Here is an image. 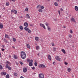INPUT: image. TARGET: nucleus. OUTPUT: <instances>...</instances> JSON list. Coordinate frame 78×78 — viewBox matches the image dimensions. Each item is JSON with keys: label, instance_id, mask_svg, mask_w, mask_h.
Listing matches in <instances>:
<instances>
[{"label": "nucleus", "instance_id": "e2e57ef3", "mask_svg": "<svg viewBox=\"0 0 78 78\" xmlns=\"http://www.w3.org/2000/svg\"><path fill=\"white\" fill-rule=\"evenodd\" d=\"M55 62H54L53 63V64H55Z\"/></svg>", "mask_w": 78, "mask_h": 78}, {"label": "nucleus", "instance_id": "052dcab7", "mask_svg": "<svg viewBox=\"0 0 78 78\" xmlns=\"http://www.w3.org/2000/svg\"><path fill=\"white\" fill-rule=\"evenodd\" d=\"M30 26H31V27H32V26H33V25H32V24H30Z\"/></svg>", "mask_w": 78, "mask_h": 78}, {"label": "nucleus", "instance_id": "393cba45", "mask_svg": "<svg viewBox=\"0 0 78 78\" xmlns=\"http://www.w3.org/2000/svg\"><path fill=\"white\" fill-rule=\"evenodd\" d=\"M35 39L37 41H38V40H39V37H36L35 38Z\"/></svg>", "mask_w": 78, "mask_h": 78}, {"label": "nucleus", "instance_id": "f3484780", "mask_svg": "<svg viewBox=\"0 0 78 78\" xmlns=\"http://www.w3.org/2000/svg\"><path fill=\"white\" fill-rule=\"evenodd\" d=\"M6 64H9V66H11V63L9 62H8V61H7L6 62Z\"/></svg>", "mask_w": 78, "mask_h": 78}, {"label": "nucleus", "instance_id": "6e6d98bb", "mask_svg": "<svg viewBox=\"0 0 78 78\" xmlns=\"http://www.w3.org/2000/svg\"><path fill=\"white\" fill-rule=\"evenodd\" d=\"M1 56H2V54H1V53H0V58H1Z\"/></svg>", "mask_w": 78, "mask_h": 78}, {"label": "nucleus", "instance_id": "79ce46f5", "mask_svg": "<svg viewBox=\"0 0 78 78\" xmlns=\"http://www.w3.org/2000/svg\"><path fill=\"white\" fill-rule=\"evenodd\" d=\"M45 25H46V26H48V25H49V24H48V23H45Z\"/></svg>", "mask_w": 78, "mask_h": 78}, {"label": "nucleus", "instance_id": "72a5a7b5", "mask_svg": "<svg viewBox=\"0 0 78 78\" xmlns=\"http://www.w3.org/2000/svg\"><path fill=\"white\" fill-rule=\"evenodd\" d=\"M27 62H30V60L29 59H27Z\"/></svg>", "mask_w": 78, "mask_h": 78}, {"label": "nucleus", "instance_id": "473e14b6", "mask_svg": "<svg viewBox=\"0 0 78 78\" xmlns=\"http://www.w3.org/2000/svg\"><path fill=\"white\" fill-rule=\"evenodd\" d=\"M14 75L15 76H17V73H15L14 74Z\"/></svg>", "mask_w": 78, "mask_h": 78}, {"label": "nucleus", "instance_id": "09e8293b", "mask_svg": "<svg viewBox=\"0 0 78 78\" xmlns=\"http://www.w3.org/2000/svg\"><path fill=\"white\" fill-rule=\"evenodd\" d=\"M4 42L6 43H8V41H7V40H5L4 41Z\"/></svg>", "mask_w": 78, "mask_h": 78}, {"label": "nucleus", "instance_id": "c9c22d12", "mask_svg": "<svg viewBox=\"0 0 78 78\" xmlns=\"http://www.w3.org/2000/svg\"><path fill=\"white\" fill-rule=\"evenodd\" d=\"M56 48H53V51H56Z\"/></svg>", "mask_w": 78, "mask_h": 78}, {"label": "nucleus", "instance_id": "20e7f679", "mask_svg": "<svg viewBox=\"0 0 78 78\" xmlns=\"http://www.w3.org/2000/svg\"><path fill=\"white\" fill-rule=\"evenodd\" d=\"M6 64V68L7 69H8L9 70H11V68L9 66V65L7 64Z\"/></svg>", "mask_w": 78, "mask_h": 78}, {"label": "nucleus", "instance_id": "e433bc0d", "mask_svg": "<svg viewBox=\"0 0 78 78\" xmlns=\"http://www.w3.org/2000/svg\"><path fill=\"white\" fill-rule=\"evenodd\" d=\"M13 41L14 42H16V38H13Z\"/></svg>", "mask_w": 78, "mask_h": 78}, {"label": "nucleus", "instance_id": "13d9d810", "mask_svg": "<svg viewBox=\"0 0 78 78\" xmlns=\"http://www.w3.org/2000/svg\"><path fill=\"white\" fill-rule=\"evenodd\" d=\"M20 78H24V77H23L22 76H21L20 77Z\"/></svg>", "mask_w": 78, "mask_h": 78}, {"label": "nucleus", "instance_id": "39448f33", "mask_svg": "<svg viewBox=\"0 0 78 78\" xmlns=\"http://www.w3.org/2000/svg\"><path fill=\"white\" fill-rule=\"evenodd\" d=\"M39 76L40 78H44V75L43 74H40Z\"/></svg>", "mask_w": 78, "mask_h": 78}, {"label": "nucleus", "instance_id": "4468645a", "mask_svg": "<svg viewBox=\"0 0 78 78\" xmlns=\"http://www.w3.org/2000/svg\"><path fill=\"white\" fill-rule=\"evenodd\" d=\"M5 38H8V39L9 38V36L7 35V34H5Z\"/></svg>", "mask_w": 78, "mask_h": 78}, {"label": "nucleus", "instance_id": "a211bd4d", "mask_svg": "<svg viewBox=\"0 0 78 78\" xmlns=\"http://www.w3.org/2000/svg\"><path fill=\"white\" fill-rule=\"evenodd\" d=\"M26 16L27 19H30V15H29V14H27Z\"/></svg>", "mask_w": 78, "mask_h": 78}, {"label": "nucleus", "instance_id": "c756f323", "mask_svg": "<svg viewBox=\"0 0 78 78\" xmlns=\"http://www.w3.org/2000/svg\"><path fill=\"white\" fill-rule=\"evenodd\" d=\"M40 8L41 9H44V7L43 6L41 5L40 6Z\"/></svg>", "mask_w": 78, "mask_h": 78}, {"label": "nucleus", "instance_id": "37998d69", "mask_svg": "<svg viewBox=\"0 0 78 78\" xmlns=\"http://www.w3.org/2000/svg\"><path fill=\"white\" fill-rule=\"evenodd\" d=\"M20 63L21 65H22L23 64V62H20Z\"/></svg>", "mask_w": 78, "mask_h": 78}, {"label": "nucleus", "instance_id": "9d476101", "mask_svg": "<svg viewBox=\"0 0 78 78\" xmlns=\"http://www.w3.org/2000/svg\"><path fill=\"white\" fill-rule=\"evenodd\" d=\"M27 69L26 68H24L23 69V72L25 73V72H27Z\"/></svg>", "mask_w": 78, "mask_h": 78}, {"label": "nucleus", "instance_id": "de8ad7c7", "mask_svg": "<svg viewBox=\"0 0 78 78\" xmlns=\"http://www.w3.org/2000/svg\"><path fill=\"white\" fill-rule=\"evenodd\" d=\"M58 12L59 15H60V13H61V12H60V11L58 10Z\"/></svg>", "mask_w": 78, "mask_h": 78}, {"label": "nucleus", "instance_id": "c03bdc74", "mask_svg": "<svg viewBox=\"0 0 78 78\" xmlns=\"http://www.w3.org/2000/svg\"><path fill=\"white\" fill-rule=\"evenodd\" d=\"M69 37H70V38L72 37V35H71L70 34H69Z\"/></svg>", "mask_w": 78, "mask_h": 78}, {"label": "nucleus", "instance_id": "680f3d73", "mask_svg": "<svg viewBox=\"0 0 78 78\" xmlns=\"http://www.w3.org/2000/svg\"><path fill=\"white\" fill-rule=\"evenodd\" d=\"M57 2H59V0H56Z\"/></svg>", "mask_w": 78, "mask_h": 78}, {"label": "nucleus", "instance_id": "b1692460", "mask_svg": "<svg viewBox=\"0 0 78 78\" xmlns=\"http://www.w3.org/2000/svg\"><path fill=\"white\" fill-rule=\"evenodd\" d=\"M20 30H23V27L22 26H20Z\"/></svg>", "mask_w": 78, "mask_h": 78}, {"label": "nucleus", "instance_id": "aec40b11", "mask_svg": "<svg viewBox=\"0 0 78 78\" xmlns=\"http://www.w3.org/2000/svg\"><path fill=\"white\" fill-rule=\"evenodd\" d=\"M48 30V31H51V28L49 26L47 27Z\"/></svg>", "mask_w": 78, "mask_h": 78}, {"label": "nucleus", "instance_id": "bb28decb", "mask_svg": "<svg viewBox=\"0 0 78 78\" xmlns=\"http://www.w3.org/2000/svg\"><path fill=\"white\" fill-rule=\"evenodd\" d=\"M40 48H39V46H37L36 47V50H39V49Z\"/></svg>", "mask_w": 78, "mask_h": 78}, {"label": "nucleus", "instance_id": "4d7b16f0", "mask_svg": "<svg viewBox=\"0 0 78 78\" xmlns=\"http://www.w3.org/2000/svg\"><path fill=\"white\" fill-rule=\"evenodd\" d=\"M12 2H16V0H12Z\"/></svg>", "mask_w": 78, "mask_h": 78}, {"label": "nucleus", "instance_id": "7ed1b4c3", "mask_svg": "<svg viewBox=\"0 0 78 78\" xmlns=\"http://www.w3.org/2000/svg\"><path fill=\"white\" fill-rule=\"evenodd\" d=\"M24 30H26V31H27L29 33H31V30L29 29L28 28H27V27H24Z\"/></svg>", "mask_w": 78, "mask_h": 78}, {"label": "nucleus", "instance_id": "dca6fc26", "mask_svg": "<svg viewBox=\"0 0 78 78\" xmlns=\"http://www.w3.org/2000/svg\"><path fill=\"white\" fill-rule=\"evenodd\" d=\"M61 51L62 52H63V53H64V54H65V53H66V51L64 49H62L61 50Z\"/></svg>", "mask_w": 78, "mask_h": 78}, {"label": "nucleus", "instance_id": "4be33fe9", "mask_svg": "<svg viewBox=\"0 0 78 78\" xmlns=\"http://www.w3.org/2000/svg\"><path fill=\"white\" fill-rule=\"evenodd\" d=\"M3 24H0V28H1V29H2V28H3Z\"/></svg>", "mask_w": 78, "mask_h": 78}, {"label": "nucleus", "instance_id": "864d4df0", "mask_svg": "<svg viewBox=\"0 0 78 78\" xmlns=\"http://www.w3.org/2000/svg\"><path fill=\"white\" fill-rule=\"evenodd\" d=\"M70 33H72V30H70Z\"/></svg>", "mask_w": 78, "mask_h": 78}, {"label": "nucleus", "instance_id": "cd10ccee", "mask_svg": "<svg viewBox=\"0 0 78 78\" xmlns=\"http://www.w3.org/2000/svg\"><path fill=\"white\" fill-rule=\"evenodd\" d=\"M68 72H70V71H71V69H70V68H69L68 69Z\"/></svg>", "mask_w": 78, "mask_h": 78}, {"label": "nucleus", "instance_id": "2eb2a0df", "mask_svg": "<svg viewBox=\"0 0 78 78\" xmlns=\"http://www.w3.org/2000/svg\"><path fill=\"white\" fill-rule=\"evenodd\" d=\"M26 46L29 49H30V45L28 44H26Z\"/></svg>", "mask_w": 78, "mask_h": 78}, {"label": "nucleus", "instance_id": "69168bd1", "mask_svg": "<svg viewBox=\"0 0 78 78\" xmlns=\"http://www.w3.org/2000/svg\"><path fill=\"white\" fill-rule=\"evenodd\" d=\"M13 48H15V47H13Z\"/></svg>", "mask_w": 78, "mask_h": 78}, {"label": "nucleus", "instance_id": "0e129e2a", "mask_svg": "<svg viewBox=\"0 0 78 78\" xmlns=\"http://www.w3.org/2000/svg\"><path fill=\"white\" fill-rule=\"evenodd\" d=\"M37 55H38V56H39V54H37Z\"/></svg>", "mask_w": 78, "mask_h": 78}, {"label": "nucleus", "instance_id": "3c124183", "mask_svg": "<svg viewBox=\"0 0 78 78\" xmlns=\"http://www.w3.org/2000/svg\"><path fill=\"white\" fill-rule=\"evenodd\" d=\"M39 6H40V5H37V8H39Z\"/></svg>", "mask_w": 78, "mask_h": 78}, {"label": "nucleus", "instance_id": "ddd939ff", "mask_svg": "<svg viewBox=\"0 0 78 78\" xmlns=\"http://www.w3.org/2000/svg\"><path fill=\"white\" fill-rule=\"evenodd\" d=\"M24 26L25 27H27L28 26V23H24Z\"/></svg>", "mask_w": 78, "mask_h": 78}, {"label": "nucleus", "instance_id": "2f4dec72", "mask_svg": "<svg viewBox=\"0 0 78 78\" xmlns=\"http://www.w3.org/2000/svg\"><path fill=\"white\" fill-rule=\"evenodd\" d=\"M3 69V66L2 65H0V70Z\"/></svg>", "mask_w": 78, "mask_h": 78}, {"label": "nucleus", "instance_id": "bf43d9fd", "mask_svg": "<svg viewBox=\"0 0 78 78\" xmlns=\"http://www.w3.org/2000/svg\"><path fill=\"white\" fill-rule=\"evenodd\" d=\"M66 28V26H64L63 27V28Z\"/></svg>", "mask_w": 78, "mask_h": 78}, {"label": "nucleus", "instance_id": "f8f14e48", "mask_svg": "<svg viewBox=\"0 0 78 78\" xmlns=\"http://www.w3.org/2000/svg\"><path fill=\"white\" fill-rule=\"evenodd\" d=\"M48 59H49V60H50V61H51V56H50V55H48Z\"/></svg>", "mask_w": 78, "mask_h": 78}, {"label": "nucleus", "instance_id": "a18cd8bd", "mask_svg": "<svg viewBox=\"0 0 78 78\" xmlns=\"http://www.w3.org/2000/svg\"><path fill=\"white\" fill-rule=\"evenodd\" d=\"M65 65H67V64H68V63H67V62H65Z\"/></svg>", "mask_w": 78, "mask_h": 78}, {"label": "nucleus", "instance_id": "603ef678", "mask_svg": "<svg viewBox=\"0 0 78 78\" xmlns=\"http://www.w3.org/2000/svg\"><path fill=\"white\" fill-rule=\"evenodd\" d=\"M60 10H61V11H63V9L62 8H61Z\"/></svg>", "mask_w": 78, "mask_h": 78}, {"label": "nucleus", "instance_id": "c85d7f7f", "mask_svg": "<svg viewBox=\"0 0 78 78\" xmlns=\"http://www.w3.org/2000/svg\"><path fill=\"white\" fill-rule=\"evenodd\" d=\"M34 66H36V67L37 66V63L36 62H35L34 63Z\"/></svg>", "mask_w": 78, "mask_h": 78}, {"label": "nucleus", "instance_id": "f03ea898", "mask_svg": "<svg viewBox=\"0 0 78 78\" xmlns=\"http://www.w3.org/2000/svg\"><path fill=\"white\" fill-rule=\"evenodd\" d=\"M38 66L40 68H43V69H45L46 67L44 65L42 64L39 65Z\"/></svg>", "mask_w": 78, "mask_h": 78}, {"label": "nucleus", "instance_id": "9b49d317", "mask_svg": "<svg viewBox=\"0 0 78 78\" xmlns=\"http://www.w3.org/2000/svg\"><path fill=\"white\" fill-rule=\"evenodd\" d=\"M71 22H76V21H75V19H74L73 18H72L71 19Z\"/></svg>", "mask_w": 78, "mask_h": 78}, {"label": "nucleus", "instance_id": "338daca9", "mask_svg": "<svg viewBox=\"0 0 78 78\" xmlns=\"http://www.w3.org/2000/svg\"><path fill=\"white\" fill-rule=\"evenodd\" d=\"M23 5H25V3H23Z\"/></svg>", "mask_w": 78, "mask_h": 78}, {"label": "nucleus", "instance_id": "ea45409f", "mask_svg": "<svg viewBox=\"0 0 78 78\" xmlns=\"http://www.w3.org/2000/svg\"><path fill=\"white\" fill-rule=\"evenodd\" d=\"M25 10L26 11H28V9L27 8H26V9H25Z\"/></svg>", "mask_w": 78, "mask_h": 78}, {"label": "nucleus", "instance_id": "423d86ee", "mask_svg": "<svg viewBox=\"0 0 78 78\" xmlns=\"http://www.w3.org/2000/svg\"><path fill=\"white\" fill-rule=\"evenodd\" d=\"M55 59H56L57 61H60L61 59L59 58V56H57L55 57Z\"/></svg>", "mask_w": 78, "mask_h": 78}, {"label": "nucleus", "instance_id": "1a4fd4ad", "mask_svg": "<svg viewBox=\"0 0 78 78\" xmlns=\"http://www.w3.org/2000/svg\"><path fill=\"white\" fill-rule=\"evenodd\" d=\"M40 25L41 27H43V28H44L45 29H46V28H45V26L42 23H40Z\"/></svg>", "mask_w": 78, "mask_h": 78}, {"label": "nucleus", "instance_id": "8fccbe9b", "mask_svg": "<svg viewBox=\"0 0 78 78\" xmlns=\"http://www.w3.org/2000/svg\"><path fill=\"white\" fill-rule=\"evenodd\" d=\"M2 51H5V49H3V48H2Z\"/></svg>", "mask_w": 78, "mask_h": 78}, {"label": "nucleus", "instance_id": "7c9ffc66", "mask_svg": "<svg viewBox=\"0 0 78 78\" xmlns=\"http://www.w3.org/2000/svg\"><path fill=\"white\" fill-rule=\"evenodd\" d=\"M54 5H55L56 6H58V3H57V2H55L54 3Z\"/></svg>", "mask_w": 78, "mask_h": 78}, {"label": "nucleus", "instance_id": "5701e85b", "mask_svg": "<svg viewBox=\"0 0 78 78\" xmlns=\"http://www.w3.org/2000/svg\"><path fill=\"white\" fill-rule=\"evenodd\" d=\"M39 12H42L43 11L42 10V9H39L38 10Z\"/></svg>", "mask_w": 78, "mask_h": 78}, {"label": "nucleus", "instance_id": "6ab92c4d", "mask_svg": "<svg viewBox=\"0 0 78 78\" xmlns=\"http://www.w3.org/2000/svg\"><path fill=\"white\" fill-rule=\"evenodd\" d=\"M75 9L76 11H78V7L77 6H75Z\"/></svg>", "mask_w": 78, "mask_h": 78}, {"label": "nucleus", "instance_id": "5fc2aeb1", "mask_svg": "<svg viewBox=\"0 0 78 78\" xmlns=\"http://www.w3.org/2000/svg\"><path fill=\"white\" fill-rule=\"evenodd\" d=\"M3 40H4V41H6V39H5V38H4Z\"/></svg>", "mask_w": 78, "mask_h": 78}, {"label": "nucleus", "instance_id": "f704fd0d", "mask_svg": "<svg viewBox=\"0 0 78 78\" xmlns=\"http://www.w3.org/2000/svg\"><path fill=\"white\" fill-rule=\"evenodd\" d=\"M6 6H9V2H6Z\"/></svg>", "mask_w": 78, "mask_h": 78}, {"label": "nucleus", "instance_id": "49530a36", "mask_svg": "<svg viewBox=\"0 0 78 78\" xmlns=\"http://www.w3.org/2000/svg\"><path fill=\"white\" fill-rule=\"evenodd\" d=\"M51 44H52V46H53V47L55 46V44H54L52 43Z\"/></svg>", "mask_w": 78, "mask_h": 78}, {"label": "nucleus", "instance_id": "6e6552de", "mask_svg": "<svg viewBox=\"0 0 78 78\" xmlns=\"http://www.w3.org/2000/svg\"><path fill=\"white\" fill-rule=\"evenodd\" d=\"M1 75H4L5 76L6 75V72H2L1 73Z\"/></svg>", "mask_w": 78, "mask_h": 78}, {"label": "nucleus", "instance_id": "a19ab883", "mask_svg": "<svg viewBox=\"0 0 78 78\" xmlns=\"http://www.w3.org/2000/svg\"><path fill=\"white\" fill-rule=\"evenodd\" d=\"M31 69H32V70H34V69H35V67L34 66L32 67Z\"/></svg>", "mask_w": 78, "mask_h": 78}, {"label": "nucleus", "instance_id": "58836bf2", "mask_svg": "<svg viewBox=\"0 0 78 78\" xmlns=\"http://www.w3.org/2000/svg\"><path fill=\"white\" fill-rule=\"evenodd\" d=\"M30 63H33V60L31 59L30 60Z\"/></svg>", "mask_w": 78, "mask_h": 78}, {"label": "nucleus", "instance_id": "a878e982", "mask_svg": "<svg viewBox=\"0 0 78 78\" xmlns=\"http://www.w3.org/2000/svg\"><path fill=\"white\" fill-rule=\"evenodd\" d=\"M6 78H9V74H7L6 76Z\"/></svg>", "mask_w": 78, "mask_h": 78}, {"label": "nucleus", "instance_id": "4c0bfd02", "mask_svg": "<svg viewBox=\"0 0 78 78\" xmlns=\"http://www.w3.org/2000/svg\"><path fill=\"white\" fill-rule=\"evenodd\" d=\"M14 59H17V57L16 55L14 56Z\"/></svg>", "mask_w": 78, "mask_h": 78}, {"label": "nucleus", "instance_id": "412c9836", "mask_svg": "<svg viewBox=\"0 0 78 78\" xmlns=\"http://www.w3.org/2000/svg\"><path fill=\"white\" fill-rule=\"evenodd\" d=\"M29 66H33V63H30V62H29Z\"/></svg>", "mask_w": 78, "mask_h": 78}, {"label": "nucleus", "instance_id": "774afa93", "mask_svg": "<svg viewBox=\"0 0 78 78\" xmlns=\"http://www.w3.org/2000/svg\"><path fill=\"white\" fill-rule=\"evenodd\" d=\"M1 18V16L0 15V19Z\"/></svg>", "mask_w": 78, "mask_h": 78}, {"label": "nucleus", "instance_id": "0eeeda50", "mask_svg": "<svg viewBox=\"0 0 78 78\" xmlns=\"http://www.w3.org/2000/svg\"><path fill=\"white\" fill-rule=\"evenodd\" d=\"M17 10H12L11 11V12H13L14 14H17Z\"/></svg>", "mask_w": 78, "mask_h": 78}, {"label": "nucleus", "instance_id": "f257e3e1", "mask_svg": "<svg viewBox=\"0 0 78 78\" xmlns=\"http://www.w3.org/2000/svg\"><path fill=\"white\" fill-rule=\"evenodd\" d=\"M21 58L22 59H24L26 58V54L25 52L22 51L21 52Z\"/></svg>", "mask_w": 78, "mask_h": 78}]
</instances>
